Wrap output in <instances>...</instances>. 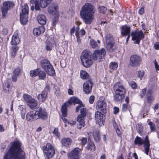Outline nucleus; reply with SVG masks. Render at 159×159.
Masks as SVG:
<instances>
[{
  "label": "nucleus",
  "instance_id": "nucleus-1",
  "mask_svg": "<svg viewBox=\"0 0 159 159\" xmlns=\"http://www.w3.org/2000/svg\"><path fill=\"white\" fill-rule=\"evenodd\" d=\"M106 54L105 50L103 48L100 50H95L93 54L90 51L84 50L80 58L83 66L88 68L93 64V60L101 61L104 59Z\"/></svg>",
  "mask_w": 159,
  "mask_h": 159
},
{
  "label": "nucleus",
  "instance_id": "nucleus-2",
  "mask_svg": "<svg viewBox=\"0 0 159 159\" xmlns=\"http://www.w3.org/2000/svg\"><path fill=\"white\" fill-rule=\"evenodd\" d=\"M11 146L4 156L3 159H25V154L17 141L11 143Z\"/></svg>",
  "mask_w": 159,
  "mask_h": 159
},
{
  "label": "nucleus",
  "instance_id": "nucleus-3",
  "mask_svg": "<svg viewBox=\"0 0 159 159\" xmlns=\"http://www.w3.org/2000/svg\"><path fill=\"white\" fill-rule=\"evenodd\" d=\"M96 11V9L93 5L86 3L82 7L80 15L86 24H90L94 20V14Z\"/></svg>",
  "mask_w": 159,
  "mask_h": 159
},
{
  "label": "nucleus",
  "instance_id": "nucleus-4",
  "mask_svg": "<svg viewBox=\"0 0 159 159\" xmlns=\"http://www.w3.org/2000/svg\"><path fill=\"white\" fill-rule=\"evenodd\" d=\"M80 102V100L74 96L71 97L68 101L63 103L61 106V111L62 116L64 117L66 116L67 107L70 106L73 103L75 105V103H79Z\"/></svg>",
  "mask_w": 159,
  "mask_h": 159
},
{
  "label": "nucleus",
  "instance_id": "nucleus-5",
  "mask_svg": "<svg viewBox=\"0 0 159 159\" xmlns=\"http://www.w3.org/2000/svg\"><path fill=\"white\" fill-rule=\"evenodd\" d=\"M40 64L41 67L48 74L51 76H53L55 74V71L50 62L47 59L42 60Z\"/></svg>",
  "mask_w": 159,
  "mask_h": 159
},
{
  "label": "nucleus",
  "instance_id": "nucleus-6",
  "mask_svg": "<svg viewBox=\"0 0 159 159\" xmlns=\"http://www.w3.org/2000/svg\"><path fill=\"white\" fill-rule=\"evenodd\" d=\"M43 149L44 156L46 157V159H50L55 153V150L50 143H47L46 146L43 147Z\"/></svg>",
  "mask_w": 159,
  "mask_h": 159
},
{
  "label": "nucleus",
  "instance_id": "nucleus-7",
  "mask_svg": "<svg viewBox=\"0 0 159 159\" xmlns=\"http://www.w3.org/2000/svg\"><path fill=\"white\" fill-rule=\"evenodd\" d=\"M132 40L135 41L134 43L139 44L140 41L144 37V35L141 30H136L131 33Z\"/></svg>",
  "mask_w": 159,
  "mask_h": 159
},
{
  "label": "nucleus",
  "instance_id": "nucleus-8",
  "mask_svg": "<svg viewBox=\"0 0 159 159\" xmlns=\"http://www.w3.org/2000/svg\"><path fill=\"white\" fill-rule=\"evenodd\" d=\"M23 98L26 103L30 109H34L37 106V101L33 98L30 95L27 94L23 95Z\"/></svg>",
  "mask_w": 159,
  "mask_h": 159
},
{
  "label": "nucleus",
  "instance_id": "nucleus-9",
  "mask_svg": "<svg viewBox=\"0 0 159 159\" xmlns=\"http://www.w3.org/2000/svg\"><path fill=\"white\" fill-rule=\"evenodd\" d=\"M14 5V3L11 1H8L4 2L1 8L2 17H5L8 11L11 9Z\"/></svg>",
  "mask_w": 159,
  "mask_h": 159
},
{
  "label": "nucleus",
  "instance_id": "nucleus-10",
  "mask_svg": "<svg viewBox=\"0 0 159 159\" xmlns=\"http://www.w3.org/2000/svg\"><path fill=\"white\" fill-rule=\"evenodd\" d=\"M35 111L38 119H41L42 120H45L48 118V115L45 108L38 107L36 108Z\"/></svg>",
  "mask_w": 159,
  "mask_h": 159
},
{
  "label": "nucleus",
  "instance_id": "nucleus-11",
  "mask_svg": "<svg viewBox=\"0 0 159 159\" xmlns=\"http://www.w3.org/2000/svg\"><path fill=\"white\" fill-rule=\"evenodd\" d=\"M142 59L140 57L136 55H133L130 57V65L132 67H136L139 66Z\"/></svg>",
  "mask_w": 159,
  "mask_h": 159
},
{
  "label": "nucleus",
  "instance_id": "nucleus-12",
  "mask_svg": "<svg viewBox=\"0 0 159 159\" xmlns=\"http://www.w3.org/2000/svg\"><path fill=\"white\" fill-rule=\"evenodd\" d=\"M92 86L93 83L92 80H86L83 84L84 92L85 94L90 93L92 91Z\"/></svg>",
  "mask_w": 159,
  "mask_h": 159
},
{
  "label": "nucleus",
  "instance_id": "nucleus-13",
  "mask_svg": "<svg viewBox=\"0 0 159 159\" xmlns=\"http://www.w3.org/2000/svg\"><path fill=\"white\" fill-rule=\"evenodd\" d=\"M96 108L97 110L105 113L107 112V103L104 101H98L96 103Z\"/></svg>",
  "mask_w": 159,
  "mask_h": 159
},
{
  "label": "nucleus",
  "instance_id": "nucleus-14",
  "mask_svg": "<svg viewBox=\"0 0 159 159\" xmlns=\"http://www.w3.org/2000/svg\"><path fill=\"white\" fill-rule=\"evenodd\" d=\"M114 90L115 93L124 95L126 92L125 88L120 83L115 84L114 86Z\"/></svg>",
  "mask_w": 159,
  "mask_h": 159
},
{
  "label": "nucleus",
  "instance_id": "nucleus-15",
  "mask_svg": "<svg viewBox=\"0 0 159 159\" xmlns=\"http://www.w3.org/2000/svg\"><path fill=\"white\" fill-rule=\"evenodd\" d=\"M80 149L78 148H76L67 154V155L70 158H80Z\"/></svg>",
  "mask_w": 159,
  "mask_h": 159
},
{
  "label": "nucleus",
  "instance_id": "nucleus-16",
  "mask_svg": "<svg viewBox=\"0 0 159 159\" xmlns=\"http://www.w3.org/2000/svg\"><path fill=\"white\" fill-rule=\"evenodd\" d=\"M26 119L27 120L30 121L38 119L35 111L28 112L26 115Z\"/></svg>",
  "mask_w": 159,
  "mask_h": 159
},
{
  "label": "nucleus",
  "instance_id": "nucleus-17",
  "mask_svg": "<svg viewBox=\"0 0 159 159\" xmlns=\"http://www.w3.org/2000/svg\"><path fill=\"white\" fill-rule=\"evenodd\" d=\"M121 33L122 36H125L130 34V28L129 26L124 25L121 26Z\"/></svg>",
  "mask_w": 159,
  "mask_h": 159
},
{
  "label": "nucleus",
  "instance_id": "nucleus-18",
  "mask_svg": "<svg viewBox=\"0 0 159 159\" xmlns=\"http://www.w3.org/2000/svg\"><path fill=\"white\" fill-rule=\"evenodd\" d=\"M72 142V140L69 138H64L61 140L62 145L66 148H69Z\"/></svg>",
  "mask_w": 159,
  "mask_h": 159
},
{
  "label": "nucleus",
  "instance_id": "nucleus-19",
  "mask_svg": "<svg viewBox=\"0 0 159 159\" xmlns=\"http://www.w3.org/2000/svg\"><path fill=\"white\" fill-rule=\"evenodd\" d=\"M20 38L18 36V34L15 33L12 36L11 44L12 45H16L20 43Z\"/></svg>",
  "mask_w": 159,
  "mask_h": 159
},
{
  "label": "nucleus",
  "instance_id": "nucleus-20",
  "mask_svg": "<svg viewBox=\"0 0 159 159\" xmlns=\"http://www.w3.org/2000/svg\"><path fill=\"white\" fill-rule=\"evenodd\" d=\"M45 31V28L44 26H40L39 28L34 29L33 30V33L35 36H38L43 34Z\"/></svg>",
  "mask_w": 159,
  "mask_h": 159
},
{
  "label": "nucleus",
  "instance_id": "nucleus-21",
  "mask_svg": "<svg viewBox=\"0 0 159 159\" xmlns=\"http://www.w3.org/2000/svg\"><path fill=\"white\" fill-rule=\"evenodd\" d=\"M103 115L101 112L97 111L95 112V118L96 122L98 123H101L103 121Z\"/></svg>",
  "mask_w": 159,
  "mask_h": 159
},
{
  "label": "nucleus",
  "instance_id": "nucleus-22",
  "mask_svg": "<svg viewBox=\"0 0 159 159\" xmlns=\"http://www.w3.org/2000/svg\"><path fill=\"white\" fill-rule=\"evenodd\" d=\"M149 141L148 139V136H146L144 142V148L145 151V153L147 155H148V152L149 150Z\"/></svg>",
  "mask_w": 159,
  "mask_h": 159
},
{
  "label": "nucleus",
  "instance_id": "nucleus-23",
  "mask_svg": "<svg viewBox=\"0 0 159 159\" xmlns=\"http://www.w3.org/2000/svg\"><path fill=\"white\" fill-rule=\"evenodd\" d=\"M37 19L38 23L41 25H43L46 23V17L44 15H39L37 16Z\"/></svg>",
  "mask_w": 159,
  "mask_h": 159
},
{
  "label": "nucleus",
  "instance_id": "nucleus-24",
  "mask_svg": "<svg viewBox=\"0 0 159 159\" xmlns=\"http://www.w3.org/2000/svg\"><path fill=\"white\" fill-rule=\"evenodd\" d=\"M125 97L124 94L115 93L114 96V100L116 102H122Z\"/></svg>",
  "mask_w": 159,
  "mask_h": 159
},
{
  "label": "nucleus",
  "instance_id": "nucleus-25",
  "mask_svg": "<svg viewBox=\"0 0 159 159\" xmlns=\"http://www.w3.org/2000/svg\"><path fill=\"white\" fill-rule=\"evenodd\" d=\"M21 12L20 15H28L29 13V7L26 3L24 4L21 7Z\"/></svg>",
  "mask_w": 159,
  "mask_h": 159
},
{
  "label": "nucleus",
  "instance_id": "nucleus-26",
  "mask_svg": "<svg viewBox=\"0 0 159 159\" xmlns=\"http://www.w3.org/2000/svg\"><path fill=\"white\" fill-rule=\"evenodd\" d=\"M58 6H50L48 7V12L52 15L56 14L58 12Z\"/></svg>",
  "mask_w": 159,
  "mask_h": 159
},
{
  "label": "nucleus",
  "instance_id": "nucleus-27",
  "mask_svg": "<svg viewBox=\"0 0 159 159\" xmlns=\"http://www.w3.org/2000/svg\"><path fill=\"white\" fill-rule=\"evenodd\" d=\"M87 112V110L86 108H81L80 109V114L78 115L77 119L84 120V118L86 116Z\"/></svg>",
  "mask_w": 159,
  "mask_h": 159
},
{
  "label": "nucleus",
  "instance_id": "nucleus-28",
  "mask_svg": "<svg viewBox=\"0 0 159 159\" xmlns=\"http://www.w3.org/2000/svg\"><path fill=\"white\" fill-rule=\"evenodd\" d=\"M46 49L47 51H50L52 49V46L53 44V41L52 38H48L46 41Z\"/></svg>",
  "mask_w": 159,
  "mask_h": 159
},
{
  "label": "nucleus",
  "instance_id": "nucleus-29",
  "mask_svg": "<svg viewBox=\"0 0 159 159\" xmlns=\"http://www.w3.org/2000/svg\"><path fill=\"white\" fill-rule=\"evenodd\" d=\"M52 0H39V2L40 6L43 8H45L50 3Z\"/></svg>",
  "mask_w": 159,
  "mask_h": 159
},
{
  "label": "nucleus",
  "instance_id": "nucleus-30",
  "mask_svg": "<svg viewBox=\"0 0 159 159\" xmlns=\"http://www.w3.org/2000/svg\"><path fill=\"white\" fill-rule=\"evenodd\" d=\"M19 48L16 45H13L12 46L11 50V55L13 57H14L16 54L17 51L18 50Z\"/></svg>",
  "mask_w": 159,
  "mask_h": 159
},
{
  "label": "nucleus",
  "instance_id": "nucleus-31",
  "mask_svg": "<svg viewBox=\"0 0 159 159\" xmlns=\"http://www.w3.org/2000/svg\"><path fill=\"white\" fill-rule=\"evenodd\" d=\"M28 16L20 15V20L21 23L22 25H25L28 22Z\"/></svg>",
  "mask_w": 159,
  "mask_h": 159
},
{
  "label": "nucleus",
  "instance_id": "nucleus-32",
  "mask_svg": "<svg viewBox=\"0 0 159 159\" xmlns=\"http://www.w3.org/2000/svg\"><path fill=\"white\" fill-rule=\"evenodd\" d=\"M134 143L135 145L138 144L139 146H140L143 144H144V141L140 137L137 136L134 140Z\"/></svg>",
  "mask_w": 159,
  "mask_h": 159
},
{
  "label": "nucleus",
  "instance_id": "nucleus-33",
  "mask_svg": "<svg viewBox=\"0 0 159 159\" xmlns=\"http://www.w3.org/2000/svg\"><path fill=\"white\" fill-rule=\"evenodd\" d=\"M93 135L94 140L96 142H99L100 139L99 132L98 131H95L93 132Z\"/></svg>",
  "mask_w": 159,
  "mask_h": 159
},
{
  "label": "nucleus",
  "instance_id": "nucleus-34",
  "mask_svg": "<svg viewBox=\"0 0 159 159\" xmlns=\"http://www.w3.org/2000/svg\"><path fill=\"white\" fill-rule=\"evenodd\" d=\"M77 120L79 122V123L77 124V128L78 129H81L85 125L84 120L83 119H77Z\"/></svg>",
  "mask_w": 159,
  "mask_h": 159
},
{
  "label": "nucleus",
  "instance_id": "nucleus-35",
  "mask_svg": "<svg viewBox=\"0 0 159 159\" xmlns=\"http://www.w3.org/2000/svg\"><path fill=\"white\" fill-rule=\"evenodd\" d=\"M86 149L88 150H91L94 151L95 150V146L94 143L92 142L89 143H88L86 147Z\"/></svg>",
  "mask_w": 159,
  "mask_h": 159
},
{
  "label": "nucleus",
  "instance_id": "nucleus-36",
  "mask_svg": "<svg viewBox=\"0 0 159 159\" xmlns=\"http://www.w3.org/2000/svg\"><path fill=\"white\" fill-rule=\"evenodd\" d=\"M106 43V48L108 51L110 52H113L114 50L113 46L114 42L108 43Z\"/></svg>",
  "mask_w": 159,
  "mask_h": 159
},
{
  "label": "nucleus",
  "instance_id": "nucleus-37",
  "mask_svg": "<svg viewBox=\"0 0 159 159\" xmlns=\"http://www.w3.org/2000/svg\"><path fill=\"white\" fill-rule=\"evenodd\" d=\"M40 79L44 80L46 77V73L43 70L39 69V72L38 75Z\"/></svg>",
  "mask_w": 159,
  "mask_h": 159
},
{
  "label": "nucleus",
  "instance_id": "nucleus-38",
  "mask_svg": "<svg viewBox=\"0 0 159 159\" xmlns=\"http://www.w3.org/2000/svg\"><path fill=\"white\" fill-rule=\"evenodd\" d=\"M98 8L99 12L102 14H104L107 10V8L103 6L99 5Z\"/></svg>",
  "mask_w": 159,
  "mask_h": 159
},
{
  "label": "nucleus",
  "instance_id": "nucleus-39",
  "mask_svg": "<svg viewBox=\"0 0 159 159\" xmlns=\"http://www.w3.org/2000/svg\"><path fill=\"white\" fill-rule=\"evenodd\" d=\"M19 109L20 111V114L22 118L23 119H24L25 114V107L22 105H20Z\"/></svg>",
  "mask_w": 159,
  "mask_h": 159
},
{
  "label": "nucleus",
  "instance_id": "nucleus-40",
  "mask_svg": "<svg viewBox=\"0 0 159 159\" xmlns=\"http://www.w3.org/2000/svg\"><path fill=\"white\" fill-rule=\"evenodd\" d=\"M114 39L112 36L110 34H107L106 36V43L114 42Z\"/></svg>",
  "mask_w": 159,
  "mask_h": 159
},
{
  "label": "nucleus",
  "instance_id": "nucleus-41",
  "mask_svg": "<svg viewBox=\"0 0 159 159\" xmlns=\"http://www.w3.org/2000/svg\"><path fill=\"white\" fill-rule=\"evenodd\" d=\"M80 77L83 79L87 78L89 75L84 70H81L80 73Z\"/></svg>",
  "mask_w": 159,
  "mask_h": 159
},
{
  "label": "nucleus",
  "instance_id": "nucleus-42",
  "mask_svg": "<svg viewBox=\"0 0 159 159\" xmlns=\"http://www.w3.org/2000/svg\"><path fill=\"white\" fill-rule=\"evenodd\" d=\"M75 35L76 37L77 41L78 44H80L81 43V40L80 38V36L79 35V32L77 30H79V26H77L75 29Z\"/></svg>",
  "mask_w": 159,
  "mask_h": 159
},
{
  "label": "nucleus",
  "instance_id": "nucleus-43",
  "mask_svg": "<svg viewBox=\"0 0 159 159\" xmlns=\"http://www.w3.org/2000/svg\"><path fill=\"white\" fill-rule=\"evenodd\" d=\"M39 69H37L34 70H31L30 72V75L32 77H34L38 75Z\"/></svg>",
  "mask_w": 159,
  "mask_h": 159
},
{
  "label": "nucleus",
  "instance_id": "nucleus-44",
  "mask_svg": "<svg viewBox=\"0 0 159 159\" xmlns=\"http://www.w3.org/2000/svg\"><path fill=\"white\" fill-rule=\"evenodd\" d=\"M118 66V64L116 62H111L110 63V68L111 69H112L113 70H116L117 69Z\"/></svg>",
  "mask_w": 159,
  "mask_h": 159
},
{
  "label": "nucleus",
  "instance_id": "nucleus-45",
  "mask_svg": "<svg viewBox=\"0 0 159 159\" xmlns=\"http://www.w3.org/2000/svg\"><path fill=\"white\" fill-rule=\"evenodd\" d=\"M14 75L19 76L21 75V70L20 68H17L13 71Z\"/></svg>",
  "mask_w": 159,
  "mask_h": 159
},
{
  "label": "nucleus",
  "instance_id": "nucleus-46",
  "mask_svg": "<svg viewBox=\"0 0 159 159\" xmlns=\"http://www.w3.org/2000/svg\"><path fill=\"white\" fill-rule=\"evenodd\" d=\"M148 125L150 126L151 131H154L155 129V125L154 124L150 121L148 123Z\"/></svg>",
  "mask_w": 159,
  "mask_h": 159
},
{
  "label": "nucleus",
  "instance_id": "nucleus-47",
  "mask_svg": "<svg viewBox=\"0 0 159 159\" xmlns=\"http://www.w3.org/2000/svg\"><path fill=\"white\" fill-rule=\"evenodd\" d=\"M80 102L79 103H78L79 105L76 107V112H78L80 109H81L82 107H84V105L82 103L81 101L80 100Z\"/></svg>",
  "mask_w": 159,
  "mask_h": 159
},
{
  "label": "nucleus",
  "instance_id": "nucleus-48",
  "mask_svg": "<svg viewBox=\"0 0 159 159\" xmlns=\"http://www.w3.org/2000/svg\"><path fill=\"white\" fill-rule=\"evenodd\" d=\"M90 46L93 48H94L98 46L96 42L93 40H91L90 42Z\"/></svg>",
  "mask_w": 159,
  "mask_h": 159
},
{
  "label": "nucleus",
  "instance_id": "nucleus-49",
  "mask_svg": "<svg viewBox=\"0 0 159 159\" xmlns=\"http://www.w3.org/2000/svg\"><path fill=\"white\" fill-rule=\"evenodd\" d=\"M129 106L127 104H123L122 106V111H126L129 108Z\"/></svg>",
  "mask_w": 159,
  "mask_h": 159
},
{
  "label": "nucleus",
  "instance_id": "nucleus-50",
  "mask_svg": "<svg viewBox=\"0 0 159 159\" xmlns=\"http://www.w3.org/2000/svg\"><path fill=\"white\" fill-rule=\"evenodd\" d=\"M34 4L35 9L36 11L40 10V8L39 7V3L38 1H36L34 2Z\"/></svg>",
  "mask_w": 159,
  "mask_h": 159
},
{
  "label": "nucleus",
  "instance_id": "nucleus-51",
  "mask_svg": "<svg viewBox=\"0 0 159 159\" xmlns=\"http://www.w3.org/2000/svg\"><path fill=\"white\" fill-rule=\"evenodd\" d=\"M58 19V17L57 16H55L53 19L52 21V25L53 26H56Z\"/></svg>",
  "mask_w": 159,
  "mask_h": 159
},
{
  "label": "nucleus",
  "instance_id": "nucleus-52",
  "mask_svg": "<svg viewBox=\"0 0 159 159\" xmlns=\"http://www.w3.org/2000/svg\"><path fill=\"white\" fill-rule=\"evenodd\" d=\"M43 97L41 94H39L37 98L39 101L43 102L46 99L45 98Z\"/></svg>",
  "mask_w": 159,
  "mask_h": 159
},
{
  "label": "nucleus",
  "instance_id": "nucleus-53",
  "mask_svg": "<svg viewBox=\"0 0 159 159\" xmlns=\"http://www.w3.org/2000/svg\"><path fill=\"white\" fill-rule=\"evenodd\" d=\"M153 100V97L151 95L148 96L147 97V101L149 103H151L152 102Z\"/></svg>",
  "mask_w": 159,
  "mask_h": 159
},
{
  "label": "nucleus",
  "instance_id": "nucleus-54",
  "mask_svg": "<svg viewBox=\"0 0 159 159\" xmlns=\"http://www.w3.org/2000/svg\"><path fill=\"white\" fill-rule=\"evenodd\" d=\"M130 85L131 87L132 88L134 89L137 87L136 83L134 81H131L129 82Z\"/></svg>",
  "mask_w": 159,
  "mask_h": 159
},
{
  "label": "nucleus",
  "instance_id": "nucleus-55",
  "mask_svg": "<svg viewBox=\"0 0 159 159\" xmlns=\"http://www.w3.org/2000/svg\"><path fill=\"white\" fill-rule=\"evenodd\" d=\"M48 93L47 91L44 90L42 92L41 94L43 96V98H44L46 99L47 97Z\"/></svg>",
  "mask_w": 159,
  "mask_h": 159
},
{
  "label": "nucleus",
  "instance_id": "nucleus-56",
  "mask_svg": "<svg viewBox=\"0 0 159 159\" xmlns=\"http://www.w3.org/2000/svg\"><path fill=\"white\" fill-rule=\"evenodd\" d=\"M53 133L57 137H58L60 135V134L58 132V129L57 128H55L54 129V130L53 132Z\"/></svg>",
  "mask_w": 159,
  "mask_h": 159
},
{
  "label": "nucleus",
  "instance_id": "nucleus-57",
  "mask_svg": "<svg viewBox=\"0 0 159 159\" xmlns=\"http://www.w3.org/2000/svg\"><path fill=\"white\" fill-rule=\"evenodd\" d=\"M95 99L94 97L93 96H91L89 98V101L90 103L92 104L93 103Z\"/></svg>",
  "mask_w": 159,
  "mask_h": 159
},
{
  "label": "nucleus",
  "instance_id": "nucleus-58",
  "mask_svg": "<svg viewBox=\"0 0 159 159\" xmlns=\"http://www.w3.org/2000/svg\"><path fill=\"white\" fill-rule=\"evenodd\" d=\"M77 30L79 32V35L80 34H81L82 36H83L85 34V31L84 30L82 29L80 31H79V30Z\"/></svg>",
  "mask_w": 159,
  "mask_h": 159
},
{
  "label": "nucleus",
  "instance_id": "nucleus-59",
  "mask_svg": "<svg viewBox=\"0 0 159 159\" xmlns=\"http://www.w3.org/2000/svg\"><path fill=\"white\" fill-rule=\"evenodd\" d=\"M113 109L114 110L113 111V113L114 114H116L118 113L119 112V109L118 107H114Z\"/></svg>",
  "mask_w": 159,
  "mask_h": 159
},
{
  "label": "nucleus",
  "instance_id": "nucleus-60",
  "mask_svg": "<svg viewBox=\"0 0 159 159\" xmlns=\"http://www.w3.org/2000/svg\"><path fill=\"white\" fill-rule=\"evenodd\" d=\"M144 74V73L143 71H139L138 72V76L139 78H141L143 76Z\"/></svg>",
  "mask_w": 159,
  "mask_h": 159
},
{
  "label": "nucleus",
  "instance_id": "nucleus-61",
  "mask_svg": "<svg viewBox=\"0 0 159 159\" xmlns=\"http://www.w3.org/2000/svg\"><path fill=\"white\" fill-rule=\"evenodd\" d=\"M81 143L83 145H84L87 142V139L86 138H83L81 140Z\"/></svg>",
  "mask_w": 159,
  "mask_h": 159
},
{
  "label": "nucleus",
  "instance_id": "nucleus-62",
  "mask_svg": "<svg viewBox=\"0 0 159 159\" xmlns=\"http://www.w3.org/2000/svg\"><path fill=\"white\" fill-rule=\"evenodd\" d=\"M18 76L16 75H13L12 76V80L13 82H16L17 80V78Z\"/></svg>",
  "mask_w": 159,
  "mask_h": 159
},
{
  "label": "nucleus",
  "instance_id": "nucleus-63",
  "mask_svg": "<svg viewBox=\"0 0 159 159\" xmlns=\"http://www.w3.org/2000/svg\"><path fill=\"white\" fill-rule=\"evenodd\" d=\"M3 87H6V88H10V84L8 82H6L4 84Z\"/></svg>",
  "mask_w": 159,
  "mask_h": 159
},
{
  "label": "nucleus",
  "instance_id": "nucleus-64",
  "mask_svg": "<svg viewBox=\"0 0 159 159\" xmlns=\"http://www.w3.org/2000/svg\"><path fill=\"white\" fill-rule=\"evenodd\" d=\"M143 128L142 126H141V125L139 126V129H138V132L139 134H140L143 131Z\"/></svg>",
  "mask_w": 159,
  "mask_h": 159
}]
</instances>
